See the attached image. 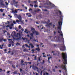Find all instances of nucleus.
Wrapping results in <instances>:
<instances>
[{
    "label": "nucleus",
    "instance_id": "obj_1",
    "mask_svg": "<svg viewBox=\"0 0 75 75\" xmlns=\"http://www.w3.org/2000/svg\"><path fill=\"white\" fill-rule=\"evenodd\" d=\"M63 18H57V21L58 22V25L57 29L58 30L57 32L60 34V35L61 36V40L63 43V44H59L57 45V47H59L61 51H64L66 50V47L64 44V35L62 32L61 30L62 29V22Z\"/></svg>",
    "mask_w": 75,
    "mask_h": 75
},
{
    "label": "nucleus",
    "instance_id": "obj_2",
    "mask_svg": "<svg viewBox=\"0 0 75 75\" xmlns=\"http://www.w3.org/2000/svg\"><path fill=\"white\" fill-rule=\"evenodd\" d=\"M62 57L63 59L64 60V64H67V54L64 53H62Z\"/></svg>",
    "mask_w": 75,
    "mask_h": 75
},
{
    "label": "nucleus",
    "instance_id": "obj_3",
    "mask_svg": "<svg viewBox=\"0 0 75 75\" xmlns=\"http://www.w3.org/2000/svg\"><path fill=\"white\" fill-rule=\"evenodd\" d=\"M31 30L32 32V33H30V35L32 37H34L33 34H35L36 35H39V33H38V32L35 31V29H34V28H31Z\"/></svg>",
    "mask_w": 75,
    "mask_h": 75
},
{
    "label": "nucleus",
    "instance_id": "obj_4",
    "mask_svg": "<svg viewBox=\"0 0 75 75\" xmlns=\"http://www.w3.org/2000/svg\"><path fill=\"white\" fill-rule=\"evenodd\" d=\"M20 33H17V35H16V32L15 31H14L13 32H12L11 34V35L12 36L13 40H16V38L15 37H20Z\"/></svg>",
    "mask_w": 75,
    "mask_h": 75
},
{
    "label": "nucleus",
    "instance_id": "obj_5",
    "mask_svg": "<svg viewBox=\"0 0 75 75\" xmlns=\"http://www.w3.org/2000/svg\"><path fill=\"white\" fill-rule=\"evenodd\" d=\"M47 4L49 5V8H52L54 7H55V5L54 4H52V3H51L50 2L48 1V0H47Z\"/></svg>",
    "mask_w": 75,
    "mask_h": 75
},
{
    "label": "nucleus",
    "instance_id": "obj_6",
    "mask_svg": "<svg viewBox=\"0 0 75 75\" xmlns=\"http://www.w3.org/2000/svg\"><path fill=\"white\" fill-rule=\"evenodd\" d=\"M57 12H58V13H57V14H59V15L60 16H59L58 18H62L63 17H64V16L62 15V12H61V11H60L59 10H58V9H57Z\"/></svg>",
    "mask_w": 75,
    "mask_h": 75
},
{
    "label": "nucleus",
    "instance_id": "obj_7",
    "mask_svg": "<svg viewBox=\"0 0 75 75\" xmlns=\"http://www.w3.org/2000/svg\"><path fill=\"white\" fill-rule=\"evenodd\" d=\"M32 68L34 69V70H36V69H37L38 72V73H40V72L41 71V69H38V67H34V64H33L32 66Z\"/></svg>",
    "mask_w": 75,
    "mask_h": 75
},
{
    "label": "nucleus",
    "instance_id": "obj_8",
    "mask_svg": "<svg viewBox=\"0 0 75 75\" xmlns=\"http://www.w3.org/2000/svg\"><path fill=\"white\" fill-rule=\"evenodd\" d=\"M60 67L61 68H62V69H63L66 72H67V70L66 68V65L64 66V65H62L60 66Z\"/></svg>",
    "mask_w": 75,
    "mask_h": 75
},
{
    "label": "nucleus",
    "instance_id": "obj_9",
    "mask_svg": "<svg viewBox=\"0 0 75 75\" xmlns=\"http://www.w3.org/2000/svg\"><path fill=\"white\" fill-rule=\"evenodd\" d=\"M52 26L53 28H54L55 27V25H52V23H47V25H46V27H50V26Z\"/></svg>",
    "mask_w": 75,
    "mask_h": 75
},
{
    "label": "nucleus",
    "instance_id": "obj_10",
    "mask_svg": "<svg viewBox=\"0 0 75 75\" xmlns=\"http://www.w3.org/2000/svg\"><path fill=\"white\" fill-rule=\"evenodd\" d=\"M40 74L41 75H48V73H45L44 72V71H43L42 72L41 71Z\"/></svg>",
    "mask_w": 75,
    "mask_h": 75
},
{
    "label": "nucleus",
    "instance_id": "obj_11",
    "mask_svg": "<svg viewBox=\"0 0 75 75\" xmlns=\"http://www.w3.org/2000/svg\"><path fill=\"white\" fill-rule=\"evenodd\" d=\"M11 40H12V39H8V41H10L9 42L10 44H12V46H14V45L13 44H14V42H13V41H11Z\"/></svg>",
    "mask_w": 75,
    "mask_h": 75
},
{
    "label": "nucleus",
    "instance_id": "obj_12",
    "mask_svg": "<svg viewBox=\"0 0 75 75\" xmlns=\"http://www.w3.org/2000/svg\"><path fill=\"white\" fill-rule=\"evenodd\" d=\"M18 19H19V20H20V21H21L22 20L21 16L20 15H19L18 16Z\"/></svg>",
    "mask_w": 75,
    "mask_h": 75
},
{
    "label": "nucleus",
    "instance_id": "obj_13",
    "mask_svg": "<svg viewBox=\"0 0 75 75\" xmlns=\"http://www.w3.org/2000/svg\"><path fill=\"white\" fill-rule=\"evenodd\" d=\"M60 37L59 36H58L57 38V42H60L61 41V40H60Z\"/></svg>",
    "mask_w": 75,
    "mask_h": 75
},
{
    "label": "nucleus",
    "instance_id": "obj_14",
    "mask_svg": "<svg viewBox=\"0 0 75 75\" xmlns=\"http://www.w3.org/2000/svg\"><path fill=\"white\" fill-rule=\"evenodd\" d=\"M57 56H59V54H60V52H59V51H57Z\"/></svg>",
    "mask_w": 75,
    "mask_h": 75
},
{
    "label": "nucleus",
    "instance_id": "obj_15",
    "mask_svg": "<svg viewBox=\"0 0 75 75\" xmlns=\"http://www.w3.org/2000/svg\"><path fill=\"white\" fill-rule=\"evenodd\" d=\"M11 24V22L8 21L7 23H5V24Z\"/></svg>",
    "mask_w": 75,
    "mask_h": 75
},
{
    "label": "nucleus",
    "instance_id": "obj_16",
    "mask_svg": "<svg viewBox=\"0 0 75 75\" xmlns=\"http://www.w3.org/2000/svg\"><path fill=\"white\" fill-rule=\"evenodd\" d=\"M0 2L1 3V5H2V6H4V4H3V1H0Z\"/></svg>",
    "mask_w": 75,
    "mask_h": 75
},
{
    "label": "nucleus",
    "instance_id": "obj_17",
    "mask_svg": "<svg viewBox=\"0 0 75 75\" xmlns=\"http://www.w3.org/2000/svg\"><path fill=\"white\" fill-rule=\"evenodd\" d=\"M13 4H17V3H18V2L17 1L16 2V1H15V0H13Z\"/></svg>",
    "mask_w": 75,
    "mask_h": 75
},
{
    "label": "nucleus",
    "instance_id": "obj_18",
    "mask_svg": "<svg viewBox=\"0 0 75 75\" xmlns=\"http://www.w3.org/2000/svg\"><path fill=\"white\" fill-rule=\"evenodd\" d=\"M22 40H25L27 42L28 40V39L27 38L26 39L25 38H24L23 37V38H22Z\"/></svg>",
    "mask_w": 75,
    "mask_h": 75
},
{
    "label": "nucleus",
    "instance_id": "obj_19",
    "mask_svg": "<svg viewBox=\"0 0 75 75\" xmlns=\"http://www.w3.org/2000/svg\"><path fill=\"white\" fill-rule=\"evenodd\" d=\"M29 45L30 46H31L32 48H33L34 47V46L33 45V44H32L30 43V44Z\"/></svg>",
    "mask_w": 75,
    "mask_h": 75
},
{
    "label": "nucleus",
    "instance_id": "obj_20",
    "mask_svg": "<svg viewBox=\"0 0 75 75\" xmlns=\"http://www.w3.org/2000/svg\"><path fill=\"white\" fill-rule=\"evenodd\" d=\"M56 32H54V36H55L54 38H56V39H57V37H56V36H55V35H56Z\"/></svg>",
    "mask_w": 75,
    "mask_h": 75
},
{
    "label": "nucleus",
    "instance_id": "obj_21",
    "mask_svg": "<svg viewBox=\"0 0 75 75\" xmlns=\"http://www.w3.org/2000/svg\"><path fill=\"white\" fill-rule=\"evenodd\" d=\"M36 50L38 51H40V49L39 48V47H38V48L36 49Z\"/></svg>",
    "mask_w": 75,
    "mask_h": 75
},
{
    "label": "nucleus",
    "instance_id": "obj_22",
    "mask_svg": "<svg viewBox=\"0 0 75 75\" xmlns=\"http://www.w3.org/2000/svg\"><path fill=\"white\" fill-rule=\"evenodd\" d=\"M50 57H49L48 58V61L49 63H50Z\"/></svg>",
    "mask_w": 75,
    "mask_h": 75
},
{
    "label": "nucleus",
    "instance_id": "obj_23",
    "mask_svg": "<svg viewBox=\"0 0 75 75\" xmlns=\"http://www.w3.org/2000/svg\"><path fill=\"white\" fill-rule=\"evenodd\" d=\"M3 45H2L1 46L0 45V48L2 49L3 48Z\"/></svg>",
    "mask_w": 75,
    "mask_h": 75
},
{
    "label": "nucleus",
    "instance_id": "obj_24",
    "mask_svg": "<svg viewBox=\"0 0 75 75\" xmlns=\"http://www.w3.org/2000/svg\"><path fill=\"white\" fill-rule=\"evenodd\" d=\"M21 24H24V23L21 20L20 21Z\"/></svg>",
    "mask_w": 75,
    "mask_h": 75
},
{
    "label": "nucleus",
    "instance_id": "obj_25",
    "mask_svg": "<svg viewBox=\"0 0 75 75\" xmlns=\"http://www.w3.org/2000/svg\"><path fill=\"white\" fill-rule=\"evenodd\" d=\"M14 16L15 17H18V15H17L16 13L14 14Z\"/></svg>",
    "mask_w": 75,
    "mask_h": 75
},
{
    "label": "nucleus",
    "instance_id": "obj_26",
    "mask_svg": "<svg viewBox=\"0 0 75 75\" xmlns=\"http://www.w3.org/2000/svg\"><path fill=\"white\" fill-rule=\"evenodd\" d=\"M25 46H26V47H28V48H30V46H28V45L27 44H26L25 45Z\"/></svg>",
    "mask_w": 75,
    "mask_h": 75
},
{
    "label": "nucleus",
    "instance_id": "obj_27",
    "mask_svg": "<svg viewBox=\"0 0 75 75\" xmlns=\"http://www.w3.org/2000/svg\"><path fill=\"white\" fill-rule=\"evenodd\" d=\"M16 23H18L20 22V21L18 20H17L16 21Z\"/></svg>",
    "mask_w": 75,
    "mask_h": 75
},
{
    "label": "nucleus",
    "instance_id": "obj_28",
    "mask_svg": "<svg viewBox=\"0 0 75 75\" xmlns=\"http://www.w3.org/2000/svg\"><path fill=\"white\" fill-rule=\"evenodd\" d=\"M18 28L19 29H21L22 28H21V26L20 25H19Z\"/></svg>",
    "mask_w": 75,
    "mask_h": 75
},
{
    "label": "nucleus",
    "instance_id": "obj_29",
    "mask_svg": "<svg viewBox=\"0 0 75 75\" xmlns=\"http://www.w3.org/2000/svg\"><path fill=\"white\" fill-rule=\"evenodd\" d=\"M32 10H33V9H32L31 8H30L29 9V11H32Z\"/></svg>",
    "mask_w": 75,
    "mask_h": 75
},
{
    "label": "nucleus",
    "instance_id": "obj_30",
    "mask_svg": "<svg viewBox=\"0 0 75 75\" xmlns=\"http://www.w3.org/2000/svg\"><path fill=\"white\" fill-rule=\"evenodd\" d=\"M0 11H1V12H3V9H0Z\"/></svg>",
    "mask_w": 75,
    "mask_h": 75
},
{
    "label": "nucleus",
    "instance_id": "obj_31",
    "mask_svg": "<svg viewBox=\"0 0 75 75\" xmlns=\"http://www.w3.org/2000/svg\"><path fill=\"white\" fill-rule=\"evenodd\" d=\"M5 3L6 5V6H8V4L7 3V2H5Z\"/></svg>",
    "mask_w": 75,
    "mask_h": 75
},
{
    "label": "nucleus",
    "instance_id": "obj_32",
    "mask_svg": "<svg viewBox=\"0 0 75 75\" xmlns=\"http://www.w3.org/2000/svg\"><path fill=\"white\" fill-rule=\"evenodd\" d=\"M37 55H36L35 57V59H34L35 60H37Z\"/></svg>",
    "mask_w": 75,
    "mask_h": 75
},
{
    "label": "nucleus",
    "instance_id": "obj_33",
    "mask_svg": "<svg viewBox=\"0 0 75 75\" xmlns=\"http://www.w3.org/2000/svg\"><path fill=\"white\" fill-rule=\"evenodd\" d=\"M34 7H35L36 8V7H37L38 6H37V5L35 4L34 6Z\"/></svg>",
    "mask_w": 75,
    "mask_h": 75
},
{
    "label": "nucleus",
    "instance_id": "obj_34",
    "mask_svg": "<svg viewBox=\"0 0 75 75\" xmlns=\"http://www.w3.org/2000/svg\"><path fill=\"white\" fill-rule=\"evenodd\" d=\"M12 28L13 27H11V26H9V28L10 29V30H11Z\"/></svg>",
    "mask_w": 75,
    "mask_h": 75
},
{
    "label": "nucleus",
    "instance_id": "obj_35",
    "mask_svg": "<svg viewBox=\"0 0 75 75\" xmlns=\"http://www.w3.org/2000/svg\"><path fill=\"white\" fill-rule=\"evenodd\" d=\"M34 41H35V42H36V40H35V39H33V40H32V42H34Z\"/></svg>",
    "mask_w": 75,
    "mask_h": 75
},
{
    "label": "nucleus",
    "instance_id": "obj_36",
    "mask_svg": "<svg viewBox=\"0 0 75 75\" xmlns=\"http://www.w3.org/2000/svg\"><path fill=\"white\" fill-rule=\"evenodd\" d=\"M25 63H29V64H31V62H25Z\"/></svg>",
    "mask_w": 75,
    "mask_h": 75
},
{
    "label": "nucleus",
    "instance_id": "obj_37",
    "mask_svg": "<svg viewBox=\"0 0 75 75\" xmlns=\"http://www.w3.org/2000/svg\"><path fill=\"white\" fill-rule=\"evenodd\" d=\"M44 62H45V61L43 60V62L42 63V64H44Z\"/></svg>",
    "mask_w": 75,
    "mask_h": 75
},
{
    "label": "nucleus",
    "instance_id": "obj_38",
    "mask_svg": "<svg viewBox=\"0 0 75 75\" xmlns=\"http://www.w3.org/2000/svg\"><path fill=\"white\" fill-rule=\"evenodd\" d=\"M37 1H34V3H35V4H37Z\"/></svg>",
    "mask_w": 75,
    "mask_h": 75
},
{
    "label": "nucleus",
    "instance_id": "obj_39",
    "mask_svg": "<svg viewBox=\"0 0 75 75\" xmlns=\"http://www.w3.org/2000/svg\"><path fill=\"white\" fill-rule=\"evenodd\" d=\"M13 24H16V21H13Z\"/></svg>",
    "mask_w": 75,
    "mask_h": 75
},
{
    "label": "nucleus",
    "instance_id": "obj_40",
    "mask_svg": "<svg viewBox=\"0 0 75 75\" xmlns=\"http://www.w3.org/2000/svg\"><path fill=\"white\" fill-rule=\"evenodd\" d=\"M16 45H20V44L17 43H16Z\"/></svg>",
    "mask_w": 75,
    "mask_h": 75
},
{
    "label": "nucleus",
    "instance_id": "obj_41",
    "mask_svg": "<svg viewBox=\"0 0 75 75\" xmlns=\"http://www.w3.org/2000/svg\"><path fill=\"white\" fill-rule=\"evenodd\" d=\"M26 51H27V49H25L23 50V51H24V52Z\"/></svg>",
    "mask_w": 75,
    "mask_h": 75
},
{
    "label": "nucleus",
    "instance_id": "obj_42",
    "mask_svg": "<svg viewBox=\"0 0 75 75\" xmlns=\"http://www.w3.org/2000/svg\"><path fill=\"white\" fill-rule=\"evenodd\" d=\"M30 31H28L26 32V34H28V33H30Z\"/></svg>",
    "mask_w": 75,
    "mask_h": 75
},
{
    "label": "nucleus",
    "instance_id": "obj_43",
    "mask_svg": "<svg viewBox=\"0 0 75 75\" xmlns=\"http://www.w3.org/2000/svg\"><path fill=\"white\" fill-rule=\"evenodd\" d=\"M38 60L39 61H41V59H40V57L38 58Z\"/></svg>",
    "mask_w": 75,
    "mask_h": 75
},
{
    "label": "nucleus",
    "instance_id": "obj_44",
    "mask_svg": "<svg viewBox=\"0 0 75 75\" xmlns=\"http://www.w3.org/2000/svg\"><path fill=\"white\" fill-rule=\"evenodd\" d=\"M10 27V25H7V26H6V28H8V27Z\"/></svg>",
    "mask_w": 75,
    "mask_h": 75
},
{
    "label": "nucleus",
    "instance_id": "obj_45",
    "mask_svg": "<svg viewBox=\"0 0 75 75\" xmlns=\"http://www.w3.org/2000/svg\"><path fill=\"white\" fill-rule=\"evenodd\" d=\"M15 13H17V10H15Z\"/></svg>",
    "mask_w": 75,
    "mask_h": 75
},
{
    "label": "nucleus",
    "instance_id": "obj_46",
    "mask_svg": "<svg viewBox=\"0 0 75 75\" xmlns=\"http://www.w3.org/2000/svg\"><path fill=\"white\" fill-rule=\"evenodd\" d=\"M3 40V39H0V42H1Z\"/></svg>",
    "mask_w": 75,
    "mask_h": 75
},
{
    "label": "nucleus",
    "instance_id": "obj_47",
    "mask_svg": "<svg viewBox=\"0 0 75 75\" xmlns=\"http://www.w3.org/2000/svg\"><path fill=\"white\" fill-rule=\"evenodd\" d=\"M8 16H9L10 17V18H11V17H12V16H10V15H8Z\"/></svg>",
    "mask_w": 75,
    "mask_h": 75
},
{
    "label": "nucleus",
    "instance_id": "obj_48",
    "mask_svg": "<svg viewBox=\"0 0 75 75\" xmlns=\"http://www.w3.org/2000/svg\"><path fill=\"white\" fill-rule=\"evenodd\" d=\"M4 41V42L6 41H7V40L6 39H4L3 40Z\"/></svg>",
    "mask_w": 75,
    "mask_h": 75
},
{
    "label": "nucleus",
    "instance_id": "obj_49",
    "mask_svg": "<svg viewBox=\"0 0 75 75\" xmlns=\"http://www.w3.org/2000/svg\"><path fill=\"white\" fill-rule=\"evenodd\" d=\"M30 6H31V7H33V6H34V5L32 4H30Z\"/></svg>",
    "mask_w": 75,
    "mask_h": 75
},
{
    "label": "nucleus",
    "instance_id": "obj_50",
    "mask_svg": "<svg viewBox=\"0 0 75 75\" xmlns=\"http://www.w3.org/2000/svg\"><path fill=\"white\" fill-rule=\"evenodd\" d=\"M2 71H3V70H2L1 69H0V72H2Z\"/></svg>",
    "mask_w": 75,
    "mask_h": 75
},
{
    "label": "nucleus",
    "instance_id": "obj_51",
    "mask_svg": "<svg viewBox=\"0 0 75 75\" xmlns=\"http://www.w3.org/2000/svg\"><path fill=\"white\" fill-rule=\"evenodd\" d=\"M26 31H27V29H25V31H24V33H26Z\"/></svg>",
    "mask_w": 75,
    "mask_h": 75
},
{
    "label": "nucleus",
    "instance_id": "obj_52",
    "mask_svg": "<svg viewBox=\"0 0 75 75\" xmlns=\"http://www.w3.org/2000/svg\"><path fill=\"white\" fill-rule=\"evenodd\" d=\"M23 62H24V61H23V60H21V63H23Z\"/></svg>",
    "mask_w": 75,
    "mask_h": 75
},
{
    "label": "nucleus",
    "instance_id": "obj_53",
    "mask_svg": "<svg viewBox=\"0 0 75 75\" xmlns=\"http://www.w3.org/2000/svg\"><path fill=\"white\" fill-rule=\"evenodd\" d=\"M20 10V11H23V10H22V9H18V10Z\"/></svg>",
    "mask_w": 75,
    "mask_h": 75
},
{
    "label": "nucleus",
    "instance_id": "obj_54",
    "mask_svg": "<svg viewBox=\"0 0 75 75\" xmlns=\"http://www.w3.org/2000/svg\"><path fill=\"white\" fill-rule=\"evenodd\" d=\"M11 26H13V25H14L13 24H11Z\"/></svg>",
    "mask_w": 75,
    "mask_h": 75
},
{
    "label": "nucleus",
    "instance_id": "obj_55",
    "mask_svg": "<svg viewBox=\"0 0 75 75\" xmlns=\"http://www.w3.org/2000/svg\"><path fill=\"white\" fill-rule=\"evenodd\" d=\"M6 32H7V31H4V33H6Z\"/></svg>",
    "mask_w": 75,
    "mask_h": 75
},
{
    "label": "nucleus",
    "instance_id": "obj_56",
    "mask_svg": "<svg viewBox=\"0 0 75 75\" xmlns=\"http://www.w3.org/2000/svg\"><path fill=\"white\" fill-rule=\"evenodd\" d=\"M34 51H35V50L34 49H33L32 50V51H33V52Z\"/></svg>",
    "mask_w": 75,
    "mask_h": 75
},
{
    "label": "nucleus",
    "instance_id": "obj_57",
    "mask_svg": "<svg viewBox=\"0 0 75 75\" xmlns=\"http://www.w3.org/2000/svg\"><path fill=\"white\" fill-rule=\"evenodd\" d=\"M8 47H11V45L9 44L8 45Z\"/></svg>",
    "mask_w": 75,
    "mask_h": 75
},
{
    "label": "nucleus",
    "instance_id": "obj_58",
    "mask_svg": "<svg viewBox=\"0 0 75 75\" xmlns=\"http://www.w3.org/2000/svg\"><path fill=\"white\" fill-rule=\"evenodd\" d=\"M7 73H8V74H9V73H10V71H8L7 72Z\"/></svg>",
    "mask_w": 75,
    "mask_h": 75
},
{
    "label": "nucleus",
    "instance_id": "obj_59",
    "mask_svg": "<svg viewBox=\"0 0 75 75\" xmlns=\"http://www.w3.org/2000/svg\"><path fill=\"white\" fill-rule=\"evenodd\" d=\"M7 35H9V33H7Z\"/></svg>",
    "mask_w": 75,
    "mask_h": 75
},
{
    "label": "nucleus",
    "instance_id": "obj_60",
    "mask_svg": "<svg viewBox=\"0 0 75 75\" xmlns=\"http://www.w3.org/2000/svg\"><path fill=\"white\" fill-rule=\"evenodd\" d=\"M28 17H31V15H30L28 16Z\"/></svg>",
    "mask_w": 75,
    "mask_h": 75
},
{
    "label": "nucleus",
    "instance_id": "obj_61",
    "mask_svg": "<svg viewBox=\"0 0 75 75\" xmlns=\"http://www.w3.org/2000/svg\"><path fill=\"white\" fill-rule=\"evenodd\" d=\"M27 37H30V35H27Z\"/></svg>",
    "mask_w": 75,
    "mask_h": 75
},
{
    "label": "nucleus",
    "instance_id": "obj_62",
    "mask_svg": "<svg viewBox=\"0 0 75 75\" xmlns=\"http://www.w3.org/2000/svg\"><path fill=\"white\" fill-rule=\"evenodd\" d=\"M37 11H40V9H38Z\"/></svg>",
    "mask_w": 75,
    "mask_h": 75
},
{
    "label": "nucleus",
    "instance_id": "obj_63",
    "mask_svg": "<svg viewBox=\"0 0 75 75\" xmlns=\"http://www.w3.org/2000/svg\"><path fill=\"white\" fill-rule=\"evenodd\" d=\"M36 75H38V74H38L37 73H36Z\"/></svg>",
    "mask_w": 75,
    "mask_h": 75
},
{
    "label": "nucleus",
    "instance_id": "obj_64",
    "mask_svg": "<svg viewBox=\"0 0 75 75\" xmlns=\"http://www.w3.org/2000/svg\"><path fill=\"white\" fill-rule=\"evenodd\" d=\"M17 29H18V28H15V30H17Z\"/></svg>",
    "mask_w": 75,
    "mask_h": 75
}]
</instances>
